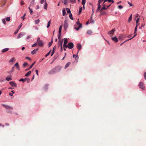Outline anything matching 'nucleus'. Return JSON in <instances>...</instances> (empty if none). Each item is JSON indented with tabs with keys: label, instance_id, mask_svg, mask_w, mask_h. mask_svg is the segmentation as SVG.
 Wrapping results in <instances>:
<instances>
[{
	"label": "nucleus",
	"instance_id": "36",
	"mask_svg": "<svg viewBox=\"0 0 146 146\" xmlns=\"http://www.w3.org/2000/svg\"><path fill=\"white\" fill-rule=\"evenodd\" d=\"M62 27V26H60V27H59V28L58 33H61Z\"/></svg>",
	"mask_w": 146,
	"mask_h": 146
},
{
	"label": "nucleus",
	"instance_id": "45",
	"mask_svg": "<svg viewBox=\"0 0 146 146\" xmlns=\"http://www.w3.org/2000/svg\"><path fill=\"white\" fill-rule=\"evenodd\" d=\"M101 12V15H105L107 14L106 12L103 11L102 12Z\"/></svg>",
	"mask_w": 146,
	"mask_h": 146
},
{
	"label": "nucleus",
	"instance_id": "62",
	"mask_svg": "<svg viewBox=\"0 0 146 146\" xmlns=\"http://www.w3.org/2000/svg\"><path fill=\"white\" fill-rule=\"evenodd\" d=\"M44 2V0H41L40 1V3L41 4H42Z\"/></svg>",
	"mask_w": 146,
	"mask_h": 146
},
{
	"label": "nucleus",
	"instance_id": "41",
	"mask_svg": "<svg viewBox=\"0 0 146 146\" xmlns=\"http://www.w3.org/2000/svg\"><path fill=\"white\" fill-rule=\"evenodd\" d=\"M72 13H70L69 15V17L72 20H73V18L72 17Z\"/></svg>",
	"mask_w": 146,
	"mask_h": 146
},
{
	"label": "nucleus",
	"instance_id": "32",
	"mask_svg": "<svg viewBox=\"0 0 146 146\" xmlns=\"http://www.w3.org/2000/svg\"><path fill=\"white\" fill-rule=\"evenodd\" d=\"M12 78L11 77H7L6 78V80L7 81H9L10 80H12Z\"/></svg>",
	"mask_w": 146,
	"mask_h": 146
},
{
	"label": "nucleus",
	"instance_id": "25",
	"mask_svg": "<svg viewBox=\"0 0 146 146\" xmlns=\"http://www.w3.org/2000/svg\"><path fill=\"white\" fill-rule=\"evenodd\" d=\"M15 60H15V58L14 57H13L12 58V59H11L9 61V62H15Z\"/></svg>",
	"mask_w": 146,
	"mask_h": 146
},
{
	"label": "nucleus",
	"instance_id": "15",
	"mask_svg": "<svg viewBox=\"0 0 146 146\" xmlns=\"http://www.w3.org/2000/svg\"><path fill=\"white\" fill-rule=\"evenodd\" d=\"M77 48L79 50L78 51V53H78L79 52V50L81 49V47H82V46L80 44L78 43L77 44Z\"/></svg>",
	"mask_w": 146,
	"mask_h": 146
},
{
	"label": "nucleus",
	"instance_id": "52",
	"mask_svg": "<svg viewBox=\"0 0 146 146\" xmlns=\"http://www.w3.org/2000/svg\"><path fill=\"white\" fill-rule=\"evenodd\" d=\"M28 65V63L26 62H25L23 64V66L24 67H25L26 66H27Z\"/></svg>",
	"mask_w": 146,
	"mask_h": 146
},
{
	"label": "nucleus",
	"instance_id": "35",
	"mask_svg": "<svg viewBox=\"0 0 146 146\" xmlns=\"http://www.w3.org/2000/svg\"><path fill=\"white\" fill-rule=\"evenodd\" d=\"M66 10L67 11V13H70V14L71 13H70L71 11H70V9L68 8H66Z\"/></svg>",
	"mask_w": 146,
	"mask_h": 146
},
{
	"label": "nucleus",
	"instance_id": "11",
	"mask_svg": "<svg viewBox=\"0 0 146 146\" xmlns=\"http://www.w3.org/2000/svg\"><path fill=\"white\" fill-rule=\"evenodd\" d=\"M55 73L54 69H52L48 72V74H52Z\"/></svg>",
	"mask_w": 146,
	"mask_h": 146
},
{
	"label": "nucleus",
	"instance_id": "37",
	"mask_svg": "<svg viewBox=\"0 0 146 146\" xmlns=\"http://www.w3.org/2000/svg\"><path fill=\"white\" fill-rule=\"evenodd\" d=\"M25 81L26 80L27 82L28 83H29L30 82V79L29 78H25Z\"/></svg>",
	"mask_w": 146,
	"mask_h": 146
},
{
	"label": "nucleus",
	"instance_id": "24",
	"mask_svg": "<svg viewBox=\"0 0 146 146\" xmlns=\"http://www.w3.org/2000/svg\"><path fill=\"white\" fill-rule=\"evenodd\" d=\"M86 0H82V4L83 5V8L84 9L85 8L84 5L85 3Z\"/></svg>",
	"mask_w": 146,
	"mask_h": 146
},
{
	"label": "nucleus",
	"instance_id": "64",
	"mask_svg": "<svg viewBox=\"0 0 146 146\" xmlns=\"http://www.w3.org/2000/svg\"><path fill=\"white\" fill-rule=\"evenodd\" d=\"M22 26V23H21L20 24L19 26V29Z\"/></svg>",
	"mask_w": 146,
	"mask_h": 146
},
{
	"label": "nucleus",
	"instance_id": "1",
	"mask_svg": "<svg viewBox=\"0 0 146 146\" xmlns=\"http://www.w3.org/2000/svg\"><path fill=\"white\" fill-rule=\"evenodd\" d=\"M62 68V67L60 66H57L54 68V69L55 73L60 72Z\"/></svg>",
	"mask_w": 146,
	"mask_h": 146
},
{
	"label": "nucleus",
	"instance_id": "51",
	"mask_svg": "<svg viewBox=\"0 0 146 146\" xmlns=\"http://www.w3.org/2000/svg\"><path fill=\"white\" fill-rule=\"evenodd\" d=\"M50 52H51V50L47 54H46L45 55V57H47L50 54Z\"/></svg>",
	"mask_w": 146,
	"mask_h": 146
},
{
	"label": "nucleus",
	"instance_id": "23",
	"mask_svg": "<svg viewBox=\"0 0 146 146\" xmlns=\"http://www.w3.org/2000/svg\"><path fill=\"white\" fill-rule=\"evenodd\" d=\"M87 34L89 35H91L92 33V31L91 30H89L87 31Z\"/></svg>",
	"mask_w": 146,
	"mask_h": 146
},
{
	"label": "nucleus",
	"instance_id": "4",
	"mask_svg": "<svg viewBox=\"0 0 146 146\" xmlns=\"http://www.w3.org/2000/svg\"><path fill=\"white\" fill-rule=\"evenodd\" d=\"M64 44L63 45V47H65L66 48H67V44L68 42L67 39L66 38H64Z\"/></svg>",
	"mask_w": 146,
	"mask_h": 146
},
{
	"label": "nucleus",
	"instance_id": "12",
	"mask_svg": "<svg viewBox=\"0 0 146 146\" xmlns=\"http://www.w3.org/2000/svg\"><path fill=\"white\" fill-rule=\"evenodd\" d=\"M115 31V29H113L112 30L109 31L108 32V35H111V34H113L114 33Z\"/></svg>",
	"mask_w": 146,
	"mask_h": 146
},
{
	"label": "nucleus",
	"instance_id": "55",
	"mask_svg": "<svg viewBox=\"0 0 146 146\" xmlns=\"http://www.w3.org/2000/svg\"><path fill=\"white\" fill-rule=\"evenodd\" d=\"M25 16H26V14H24V15H23V17H21V18L23 20H24V19H25Z\"/></svg>",
	"mask_w": 146,
	"mask_h": 146
},
{
	"label": "nucleus",
	"instance_id": "46",
	"mask_svg": "<svg viewBox=\"0 0 146 146\" xmlns=\"http://www.w3.org/2000/svg\"><path fill=\"white\" fill-rule=\"evenodd\" d=\"M137 24L136 26L135 27V32H134V33H136V32H137Z\"/></svg>",
	"mask_w": 146,
	"mask_h": 146
},
{
	"label": "nucleus",
	"instance_id": "58",
	"mask_svg": "<svg viewBox=\"0 0 146 146\" xmlns=\"http://www.w3.org/2000/svg\"><path fill=\"white\" fill-rule=\"evenodd\" d=\"M4 81V80L3 79V78L0 77V82H3Z\"/></svg>",
	"mask_w": 146,
	"mask_h": 146
},
{
	"label": "nucleus",
	"instance_id": "14",
	"mask_svg": "<svg viewBox=\"0 0 146 146\" xmlns=\"http://www.w3.org/2000/svg\"><path fill=\"white\" fill-rule=\"evenodd\" d=\"M62 41L61 40H59L58 42V46H60V47L62 46Z\"/></svg>",
	"mask_w": 146,
	"mask_h": 146
},
{
	"label": "nucleus",
	"instance_id": "9",
	"mask_svg": "<svg viewBox=\"0 0 146 146\" xmlns=\"http://www.w3.org/2000/svg\"><path fill=\"white\" fill-rule=\"evenodd\" d=\"M35 0H32L30 4L29 7H33L34 6Z\"/></svg>",
	"mask_w": 146,
	"mask_h": 146
},
{
	"label": "nucleus",
	"instance_id": "3",
	"mask_svg": "<svg viewBox=\"0 0 146 146\" xmlns=\"http://www.w3.org/2000/svg\"><path fill=\"white\" fill-rule=\"evenodd\" d=\"M139 86L140 88L143 90H144L145 88V86L144 85V84L142 82H140L139 83Z\"/></svg>",
	"mask_w": 146,
	"mask_h": 146
},
{
	"label": "nucleus",
	"instance_id": "48",
	"mask_svg": "<svg viewBox=\"0 0 146 146\" xmlns=\"http://www.w3.org/2000/svg\"><path fill=\"white\" fill-rule=\"evenodd\" d=\"M37 44V42H36L35 44H33L32 46V47H33L36 46Z\"/></svg>",
	"mask_w": 146,
	"mask_h": 146
},
{
	"label": "nucleus",
	"instance_id": "40",
	"mask_svg": "<svg viewBox=\"0 0 146 146\" xmlns=\"http://www.w3.org/2000/svg\"><path fill=\"white\" fill-rule=\"evenodd\" d=\"M62 2L64 4L66 5L67 4V0H62Z\"/></svg>",
	"mask_w": 146,
	"mask_h": 146
},
{
	"label": "nucleus",
	"instance_id": "60",
	"mask_svg": "<svg viewBox=\"0 0 146 146\" xmlns=\"http://www.w3.org/2000/svg\"><path fill=\"white\" fill-rule=\"evenodd\" d=\"M35 71H36V74L37 75V76H38V71L37 70H35Z\"/></svg>",
	"mask_w": 146,
	"mask_h": 146
},
{
	"label": "nucleus",
	"instance_id": "54",
	"mask_svg": "<svg viewBox=\"0 0 146 146\" xmlns=\"http://www.w3.org/2000/svg\"><path fill=\"white\" fill-rule=\"evenodd\" d=\"M58 39L60 40V38L61 36V33H58Z\"/></svg>",
	"mask_w": 146,
	"mask_h": 146
},
{
	"label": "nucleus",
	"instance_id": "29",
	"mask_svg": "<svg viewBox=\"0 0 146 146\" xmlns=\"http://www.w3.org/2000/svg\"><path fill=\"white\" fill-rule=\"evenodd\" d=\"M98 8H97V12H98L99 10H100V9L101 8V5H100V4L98 3Z\"/></svg>",
	"mask_w": 146,
	"mask_h": 146
},
{
	"label": "nucleus",
	"instance_id": "30",
	"mask_svg": "<svg viewBox=\"0 0 146 146\" xmlns=\"http://www.w3.org/2000/svg\"><path fill=\"white\" fill-rule=\"evenodd\" d=\"M40 22V20L39 19L35 20V24H37L39 23Z\"/></svg>",
	"mask_w": 146,
	"mask_h": 146
},
{
	"label": "nucleus",
	"instance_id": "42",
	"mask_svg": "<svg viewBox=\"0 0 146 146\" xmlns=\"http://www.w3.org/2000/svg\"><path fill=\"white\" fill-rule=\"evenodd\" d=\"M106 7H104V6L103 7L101 10L100 12H102L103 11V9H107V8H106Z\"/></svg>",
	"mask_w": 146,
	"mask_h": 146
},
{
	"label": "nucleus",
	"instance_id": "61",
	"mask_svg": "<svg viewBox=\"0 0 146 146\" xmlns=\"http://www.w3.org/2000/svg\"><path fill=\"white\" fill-rule=\"evenodd\" d=\"M144 78L146 80V72L144 73Z\"/></svg>",
	"mask_w": 146,
	"mask_h": 146
},
{
	"label": "nucleus",
	"instance_id": "49",
	"mask_svg": "<svg viewBox=\"0 0 146 146\" xmlns=\"http://www.w3.org/2000/svg\"><path fill=\"white\" fill-rule=\"evenodd\" d=\"M76 23L77 24V25H79V26L80 25V24H81V23H80V21H79V19H78V20L77 22H76Z\"/></svg>",
	"mask_w": 146,
	"mask_h": 146
},
{
	"label": "nucleus",
	"instance_id": "7",
	"mask_svg": "<svg viewBox=\"0 0 146 146\" xmlns=\"http://www.w3.org/2000/svg\"><path fill=\"white\" fill-rule=\"evenodd\" d=\"M9 84L11 86H13L17 87V86L16 84L13 81L10 82Z\"/></svg>",
	"mask_w": 146,
	"mask_h": 146
},
{
	"label": "nucleus",
	"instance_id": "2",
	"mask_svg": "<svg viewBox=\"0 0 146 146\" xmlns=\"http://www.w3.org/2000/svg\"><path fill=\"white\" fill-rule=\"evenodd\" d=\"M67 46L69 49H71L72 48L74 47V44L72 42H69L68 43L67 46Z\"/></svg>",
	"mask_w": 146,
	"mask_h": 146
},
{
	"label": "nucleus",
	"instance_id": "18",
	"mask_svg": "<svg viewBox=\"0 0 146 146\" xmlns=\"http://www.w3.org/2000/svg\"><path fill=\"white\" fill-rule=\"evenodd\" d=\"M9 50V48H6L2 50L1 52L2 53H4L8 51Z\"/></svg>",
	"mask_w": 146,
	"mask_h": 146
},
{
	"label": "nucleus",
	"instance_id": "10",
	"mask_svg": "<svg viewBox=\"0 0 146 146\" xmlns=\"http://www.w3.org/2000/svg\"><path fill=\"white\" fill-rule=\"evenodd\" d=\"M25 35V33H19L17 37V38L18 39H19L21 37L23 36L24 35Z\"/></svg>",
	"mask_w": 146,
	"mask_h": 146
},
{
	"label": "nucleus",
	"instance_id": "47",
	"mask_svg": "<svg viewBox=\"0 0 146 146\" xmlns=\"http://www.w3.org/2000/svg\"><path fill=\"white\" fill-rule=\"evenodd\" d=\"M6 20L7 21H10V17H7L6 18Z\"/></svg>",
	"mask_w": 146,
	"mask_h": 146
},
{
	"label": "nucleus",
	"instance_id": "34",
	"mask_svg": "<svg viewBox=\"0 0 146 146\" xmlns=\"http://www.w3.org/2000/svg\"><path fill=\"white\" fill-rule=\"evenodd\" d=\"M66 14V12L64 9H63L62 10V15L65 16Z\"/></svg>",
	"mask_w": 146,
	"mask_h": 146
},
{
	"label": "nucleus",
	"instance_id": "39",
	"mask_svg": "<svg viewBox=\"0 0 146 146\" xmlns=\"http://www.w3.org/2000/svg\"><path fill=\"white\" fill-rule=\"evenodd\" d=\"M29 9L30 10L31 14L32 15L33 14V11L32 10V9H31L30 8V7H29Z\"/></svg>",
	"mask_w": 146,
	"mask_h": 146
},
{
	"label": "nucleus",
	"instance_id": "53",
	"mask_svg": "<svg viewBox=\"0 0 146 146\" xmlns=\"http://www.w3.org/2000/svg\"><path fill=\"white\" fill-rule=\"evenodd\" d=\"M118 8L119 9H122L123 8V7L121 5H119L118 7Z\"/></svg>",
	"mask_w": 146,
	"mask_h": 146
},
{
	"label": "nucleus",
	"instance_id": "63",
	"mask_svg": "<svg viewBox=\"0 0 146 146\" xmlns=\"http://www.w3.org/2000/svg\"><path fill=\"white\" fill-rule=\"evenodd\" d=\"M40 40H40V38L39 37H38L37 38V42H38L39 41H40Z\"/></svg>",
	"mask_w": 146,
	"mask_h": 146
},
{
	"label": "nucleus",
	"instance_id": "13",
	"mask_svg": "<svg viewBox=\"0 0 146 146\" xmlns=\"http://www.w3.org/2000/svg\"><path fill=\"white\" fill-rule=\"evenodd\" d=\"M38 48H37L36 49H35L31 51V53L32 54H36L37 51L38 50Z\"/></svg>",
	"mask_w": 146,
	"mask_h": 146
},
{
	"label": "nucleus",
	"instance_id": "50",
	"mask_svg": "<svg viewBox=\"0 0 146 146\" xmlns=\"http://www.w3.org/2000/svg\"><path fill=\"white\" fill-rule=\"evenodd\" d=\"M56 46H55L53 48V50H52V51H54V53L55 52V50L56 49Z\"/></svg>",
	"mask_w": 146,
	"mask_h": 146
},
{
	"label": "nucleus",
	"instance_id": "43",
	"mask_svg": "<svg viewBox=\"0 0 146 146\" xmlns=\"http://www.w3.org/2000/svg\"><path fill=\"white\" fill-rule=\"evenodd\" d=\"M19 81H22L23 82H24L25 81V79L21 78V79L19 80Z\"/></svg>",
	"mask_w": 146,
	"mask_h": 146
},
{
	"label": "nucleus",
	"instance_id": "33",
	"mask_svg": "<svg viewBox=\"0 0 146 146\" xmlns=\"http://www.w3.org/2000/svg\"><path fill=\"white\" fill-rule=\"evenodd\" d=\"M51 23V20H50L48 23L47 25V28H48L50 26Z\"/></svg>",
	"mask_w": 146,
	"mask_h": 146
},
{
	"label": "nucleus",
	"instance_id": "31",
	"mask_svg": "<svg viewBox=\"0 0 146 146\" xmlns=\"http://www.w3.org/2000/svg\"><path fill=\"white\" fill-rule=\"evenodd\" d=\"M53 41V40L52 39L51 41L48 43V47H50L52 45Z\"/></svg>",
	"mask_w": 146,
	"mask_h": 146
},
{
	"label": "nucleus",
	"instance_id": "20",
	"mask_svg": "<svg viewBox=\"0 0 146 146\" xmlns=\"http://www.w3.org/2000/svg\"><path fill=\"white\" fill-rule=\"evenodd\" d=\"M35 63V62L33 63L30 66V67L29 68L26 69L25 71H27V70H29L31 68H32L33 66L34 65Z\"/></svg>",
	"mask_w": 146,
	"mask_h": 146
},
{
	"label": "nucleus",
	"instance_id": "38",
	"mask_svg": "<svg viewBox=\"0 0 146 146\" xmlns=\"http://www.w3.org/2000/svg\"><path fill=\"white\" fill-rule=\"evenodd\" d=\"M82 7H80V9H79V15L81 12L82 11Z\"/></svg>",
	"mask_w": 146,
	"mask_h": 146
},
{
	"label": "nucleus",
	"instance_id": "26",
	"mask_svg": "<svg viewBox=\"0 0 146 146\" xmlns=\"http://www.w3.org/2000/svg\"><path fill=\"white\" fill-rule=\"evenodd\" d=\"M31 73V71H29L25 74V76H28Z\"/></svg>",
	"mask_w": 146,
	"mask_h": 146
},
{
	"label": "nucleus",
	"instance_id": "16",
	"mask_svg": "<svg viewBox=\"0 0 146 146\" xmlns=\"http://www.w3.org/2000/svg\"><path fill=\"white\" fill-rule=\"evenodd\" d=\"M111 39L115 41V42H117L118 41V39L116 37H112L111 38Z\"/></svg>",
	"mask_w": 146,
	"mask_h": 146
},
{
	"label": "nucleus",
	"instance_id": "27",
	"mask_svg": "<svg viewBox=\"0 0 146 146\" xmlns=\"http://www.w3.org/2000/svg\"><path fill=\"white\" fill-rule=\"evenodd\" d=\"M70 63L69 62L67 63L65 66V67H64L65 69H66L67 67H68L70 65Z\"/></svg>",
	"mask_w": 146,
	"mask_h": 146
},
{
	"label": "nucleus",
	"instance_id": "56",
	"mask_svg": "<svg viewBox=\"0 0 146 146\" xmlns=\"http://www.w3.org/2000/svg\"><path fill=\"white\" fill-rule=\"evenodd\" d=\"M104 0H99L98 1V3L100 4V3L102 2Z\"/></svg>",
	"mask_w": 146,
	"mask_h": 146
},
{
	"label": "nucleus",
	"instance_id": "57",
	"mask_svg": "<svg viewBox=\"0 0 146 146\" xmlns=\"http://www.w3.org/2000/svg\"><path fill=\"white\" fill-rule=\"evenodd\" d=\"M2 21L3 23L4 24H6V21H5V20L4 19H3L2 20Z\"/></svg>",
	"mask_w": 146,
	"mask_h": 146
},
{
	"label": "nucleus",
	"instance_id": "21",
	"mask_svg": "<svg viewBox=\"0 0 146 146\" xmlns=\"http://www.w3.org/2000/svg\"><path fill=\"white\" fill-rule=\"evenodd\" d=\"M82 24H81L78 27H74V29H76V30L78 31L79 30L80 28H81L82 27Z\"/></svg>",
	"mask_w": 146,
	"mask_h": 146
},
{
	"label": "nucleus",
	"instance_id": "8",
	"mask_svg": "<svg viewBox=\"0 0 146 146\" xmlns=\"http://www.w3.org/2000/svg\"><path fill=\"white\" fill-rule=\"evenodd\" d=\"M14 66L16 67V68L18 70H20V68H19V63L18 62L16 63L14 65Z\"/></svg>",
	"mask_w": 146,
	"mask_h": 146
},
{
	"label": "nucleus",
	"instance_id": "5",
	"mask_svg": "<svg viewBox=\"0 0 146 146\" xmlns=\"http://www.w3.org/2000/svg\"><path fill=\"white\" fill-rule=\"evenodd\" d=\"M2 106L4 107L5 108H6L8 109H11V110H13V108L7 105H5L4 104H2Z\"/></svg>",
	"mask_w": 146,
	"mask_h": 146
},
{
	"label": "nucleus",
	"instance_id": "59",
	"mask_svg": "<svg viewBox=\"0 0 146 146\" xmlns=\"http://www.w3.org/2000/svg\"><path fill=\"white\" fill-rule=\"evenodd\" d=\"M139 18H138L136 21V23H137V24L138 23V22H139Z\"/></svg>",
	"mask_w": 146,
	"mask_h": 146
},
{
	"label": "nucleus",
	"instance_id": "44",
	"mask_svg": "<svg viewBox=\"0 0 146 146\" xmlns=\"http://www.w3.org/2000/svg\"><path fill=\"white\" fill-rule=\"evenodd\" d=\"M48 85L47 84H45L44 86V89H46L48 88Z\"/></svg>",
	"mask_w": 146,
	"mask_h": 146
},
{
	"label": "nucleus",
	"instance_id": "19",
	"mask_svg": "<svg viewBox=\"0 0 146 146\" xmlns=\"http://www.w3.org/2000/svg\"><path fill=\"white\" fill-rule=\"evenodd\" d=\"M125 38V36L124 35H121L119 36L118 38L120 40H122Z\"/></svg>",
	"mask_w": 146,
	"mask_h": 146
},
{
	"label": "nucleus",
	"instance_id": "6",
	"mask_svg": "<svg viewBox=\"0 0 146 146\" xmlns=\"http://www.w3.org/2000/svg\"><path fill=\"white\" fill-rule=\"evenodd\" d=\"M37 42V44L38 46L42 47L43 46V42L42 40L39 41L38 42Z\"/></svg>",
	"mask_w": 146,
	"mask_h": 146
},
{
	"label": "nucleus",
	"instance_id": "17",
	"mask_svg": "<svg viewBox=\"0 0 146 146\" xmlns=\"http://www.w3.org/2000/svg\"><path fill=\"white\" fill-rule=\"evenodd\" d=\"M68 27V24L66 22V21H65L64 22V28L65 30H66V28H67Z\"/></svg>",
	"mask_w": 146,
	"mask_h": 146
},
{
	"label": "nucleus",
	"instance_id": "22",
	"mask_svg": "<svg viewBox=\"0 0 146 146\" xmlns=\"http://www.w3.org/2000/svg\"><path fill=\"white\" fill-rule=\"evenodd\" d=\"M132 15L131 14L130 17H129L128 20V22L129 23L131 21L132 19Z\"/></svg>",
	"mask_w": 146,
	"mask_h": 146
},
{
	"label": "nucleus",
	"instance_id": "28",
	"mask_svg": "<svg viewBox=\"0 0 146 146\" xmlns=\"http://www.w3.org/2000/svg\"><path fill=\"white\" fill-rule=\"evenodd\" d=\"M47 3H46V1H45V5L44 6V8L45 9H47Z\"/></svg>",
	"mask_w": 146,
	"mask_h": 146
}]
</instances>
